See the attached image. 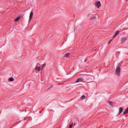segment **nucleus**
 Wrapping results in <instances>:
<instances>
[{"mask_svg":"<svg viewBox=\"0 0 128 128\" xmlns=\"http://www.w3.org/2000/svg\"><path fill=\"white\" fill-rule=\"evenodd\" d=\"M96 17L95 16H92L91 18H90V20H96Z\"/></svg>","mask_w":128,"mask_h":128,"instance_id":"nucleus-12","label":"nucleus"},{"mask_svg":"<svg viewBox=\"0 0 128 128\" xmlns=\"http://www.w3.org/2000/svg\"><path fill=\"white\" fill-rule=\"evenodd\" d=\"M120 31H116V32L114 36L112 38H115L116 36H118V34H120Z\"/></svg>","mask_w":128,"mask_h":128,"instance_id":"nucleus-7","label":"nucleus"},{"mask_svg":"<svg viewBox=\"0 0 128 128\" xmlns=\"http://www.w3.org/2000/svg\"><path fill=\"white\" fill-rule=\"evenodd\" d=\"M95 6H97V8H99L100 6H101V3L100 2L98 1L96 2H95Z\"/></svg>","mask_w":128,"mask_h":128,"instance_id":"nucleus-2","label":"nucleus"},{"mask_svg":"<svg viewBox=\"0 0 128 128\" xmlns=\"http://www.w3.org/2000/svg\"><path fill=\"white\" fill-rule=\"evenodd\" d=\"M20 16H18L16 18L14 19V22H18L20 20Z\"/></svg>","mask_w":128,"mask_h":128,"instance_id":"nucleus-8","label":"nucleus"},{"mask_svg":"<svg viewBox=\"0 0 128 128\" xmlns=\"http://www.w3.org/2000/svg\"><path fill=\"white\" fill-rule=\"evenodd\" d=\"M122 112H124V108L121 107L119 108V114H120L122 113Z\"/></svg>","mask_w":128,"mask_h":128,"instance_id":"nucleus-6","label":"nucleus"},{"mask_svg":"<svg viewBox=\"0 0 128 128\" xmlns=\"http://www.w3.org/2000/svg\"><path fill=\"white\" fill-rule=\"evenodd\" d=\"M126 0V1H127V0Z\"/></svg>","mask_w":128,"mask_h":128,"instance_id":"nucleus-20","label":"nucleus"},{"mask_svg":"<svg viewBox=\"0 0 128 128\" xmlns=\"http://www.w3.org/2000/svg\"><path fill=\"white\" fill-rule=\"evenodd\" d=\"M33 16H34V14L33 12H30V20H29V22H30V20H32V17H33Z\"/></svg>","mask_w":128,"mask_h":128,"instance_id":"nucleus-4","label":"nucleus"},{"mask_svg":"<svg viewBox=\"0 0 128 128\" xmlns=\"http://www.w3.org/2000/svg\"><path fill=\"white\" fill-rule=\"evenodd\" d=\"M116 74L117 76H120V66L117 67L116 70Z\"/></svg>","mask_w":128,"mask_h":128,"instance_id":"nucleus-1","label":"nucleus"},{"mask_svg":"<svg viewBox=\"0 0 128 128\" xmlns=\"http://www.w3.org/2000/svg\"><path fill=\"white\" fill-rule=\"evenodd\" d=\"M81 98L82 100H85L86 98V96L84 95H83L82 97H81Z\"/></svg>","mask_w":128,"mask_h":128,"instance_id":"nucleus-14","label":"nucleus"},{"mask_svg":"<svg viewBox=\"0 0 128 128\" xmlns=\"http://www.w3.org/2000/svg\"><path fill=\"white\" fill-rule=\"evenodd\" d=\"M112 41V40H110V41L108 42V44H110V43H111Z\"/></svg>","mask_w":128,"mask_h":128,"instance_id":"nucleus-18","label":"nucleus"},{"mask_svg":"<svg viewBox=\"0 0 128 128\" xmlns=\"http://www.w3.org/2000/svg\"><path fill=\"white\" fill-rule=\"evenodd\" d=\"M36 71H37L38 72H40V67L36 66Z\"/></svg>","mask_w":128,"mask_h":128,"instance_id":"nucleus-5","label":"nucleus"},{"mask_svg":"<svg viewBox=\"0 0 128 128\" xmlns=\"http://www.w3.org/2000/svg\"><path fill=\"white\" fill-rule=\"evenodd\" d=\"M126 40H127L126 38H122L120 40V42H122V44H123Z\"/></svg>","mask_w":128,"mask_h":128,"instance_id":"nucleus-10","label":"nucleus"},{"mask_svg":"<svg viewBox=\"0 0 128 128\" xmlns=\"http://www.w3.org/2000/svg\"><path fill=\"white\" fill-rule=\"evenodd\" d=\"M70 53H66V54L65 55H64L65 58H70Z\"/></svg>","mask_w":128,"mask_h":128,"instance_id":"nucleus-9","label":"nucleus"},{"mask_svg":"<svg viewBox=\"0 0 128 128\" xmlns=\"http://www.w3.org/2000/svg\"><path fill=\"white\" fill-rule=\"evenodd\" d=\"M45 66H46V64H42V70L44 69V67Z\"/></svg>","mask_w":128,"mask_h":128,"instance_id":"nucleus-16","label":"nucleus"},{"mask_svg":"<svg viewBox=\"0 0 128 128\" xmlns=\"http://www.w3.org/2000/svg\"><path fill=\"white\" fill-rule=\"evenodd\" d=\"M74 126H75V124H74Z\"/></svg>","mask_w":128,"mask_h":128,"instance_id":"nucleus-19","label":"nucleus"},{"mask_svg":"<svg viewBox=\"0 0 128 128\" xmlns=\"http://www.w3.org/2000/svg\"><path fill=\"white\" fill-rule=\"evenodd\" d=\"M128 113V108L124 112V114H126Z\"/></svg>","mask_w":128,"mask_h":128,"instance_id":"nucleus-11","label":"nucleus"},{"mask_svg":"<svg viewBox=\"0 0 128 128\" xmlns=\"http://www.w3.org/2000/svg\"><path fill=\"white\" fill-rule=\"evenodd\" d=\"M108 104H109L110 106H112V108H113V104H112V102H108Z\"/></svg>","mask_w":128,"mask_h":128,"instance_id":"nucleus-15","label":"nucleus"},{"mask_svg":"<svg viewBox=\"0 0 128 128\" xmlns=\"http://www.w3.org/2000/svg\"><path fill=\"white\" fill-rule=\"evenodd\" d=\"M84 80V78H78L76 81V83L82 82Z\"/></svg>","mask_w":128,"mask_h":128,"instance_id":"nucleus-3","label":"nucleus"},{"mask_svg":"<svg viewBox=\"0 0 128 128\" xmlns=\"http://www.w3.org/2000/svg\"><path fill=\"white\" fill-rule=\"evenodd\" d=\"M8 80L10 82H14V78H9Z\"/></svg>","mask_w":128,"mask_h":128,"instance_id":"nucleus-13","label":"nucleus"},{"mask_svg":"<svg viewBox=\"0 0 128 128\" xmlns=\"http://www.w3.org/2000/svg\"><path fill=\"white\" fill-rule=\"evenodd\" d=\"M72 125H73V124L70 125L69 128H72Z\"/></svg>","mask_w":128,"mask_h":128,"instance_id":"nucleus-17","label":"nucleus"}]
</instances>
